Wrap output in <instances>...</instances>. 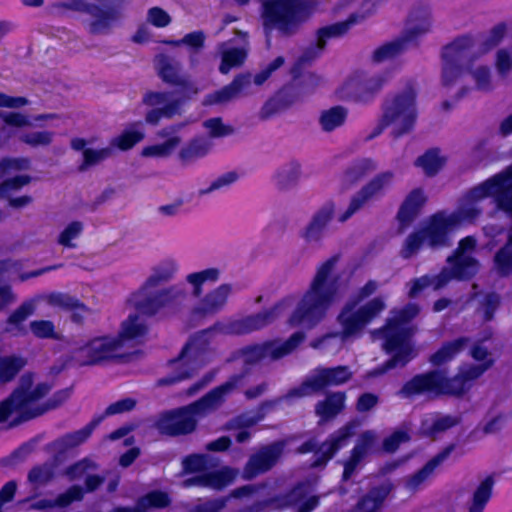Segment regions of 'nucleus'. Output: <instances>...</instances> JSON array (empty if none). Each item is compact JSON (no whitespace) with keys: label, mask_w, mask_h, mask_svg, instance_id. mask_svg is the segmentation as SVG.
<instances>
[{"label":"nucleus","mask_w":512,"mask_h":512,"mask_svg":"<svg viewBox=\"0 0 512 512\" xmlns=\"http://www.w3.org/2000/svg\"><path fill=\"white\" fill-rule=\"evenodd\" d=\"M492 197L497 207L512 218V165L468 190L452 213L433 215L404 241L401 256H414L421 247H443L449 244V235L464 224L473 223L482 212V202Z\"/></svg>","instance_id":"nucleus-1"},{"label":"nucleus","mask_w":512,"mask_h":512,"mask_svg":"<svg viewBox=\"0 0 512 512\" xmlns=\"http://www.w3.org/2000/svg\"><path fill=\"white\" fill-rule=\"evenodd\" d=\"M290 306L289 300L275 305L271 310L228 322H218L209 329L197 333L184 347L178 359L172 362L176 375L162 378L159 383L174 384L190 378L211 360L210 340L216 333L243 335L262 329Z\"/></svg>","instance_id":"nucleus-2"},{"label":"nucleus","mask_w":512,"mask_h":512,"mask_svg":"<svg viewBox=\"0 0 512 512\" xmlns=\"http://www.w3.org/2000/svg\"><path fill=\"white\" fill-rule=\"evenodd\" d=\"M339 260V255H333L316 266L307 289L289 318L292 326L314 327L340 299L341 277L337 272Z\"/></svg>","instance_id":"nucleus-3"},{"label":"nucleus","mask_w":512,"mask_h":512,"mask_svg":"<svg viewBox=\"0 0 512 512\" xmlns=\"http://www.w3.org/2000/svg\"><path fill=\"white\" fill-rule=\"evenodd\" d=\"M49 390L50 387L46 383H34L32 376L23 375L18 388L8 399L0 403V422L10 420V425H17L57 407L70 396L68 389L61 390L47 403L39 404Z\"/></svg>","instance_id":"nucleus-4"},{"label":"nucleus","mask_w":512,"mask_h":512,"mask_svg":"<svg viewBox=\"0 0 512 512\" xmlns=\"http://www.w3.org/2000/svg\"><path fill=\"white\" fill-rule=\"evenodd\" d=\"M378 289V283L370 280L359 289L356 296L349 300L341 309L337 321L341 330L334 334L324 336L312 347H327L332 340L339 341V346L344 342L359 337L364 328L386 308L385 300L375 297L364 305L357 307V304L372 295Z\"/></svg>","instance_id":"nucleus-5"},{"label":"nucleus","mask_w":512,"mask_h":512,"mask_svg":"<svg viewBox=\"0 0 512 512\" xmlns=\"http://www.w3.org/2000/svg\"><path fill=\"white\" fill-rule=\"evenodd\" d=\"M419 311L416 304H408L399 310L394 309L390 312L386 326L373 332L374 336L384 339L382 346L387 353L392 354V358L380 368L371 371L370 377L382 375L397 366H405L416 356V351L410 341L413 328L409 322L418 315Z\"/></svg>","instance_id":"nucleus-6"},{"label":"nucleus","mask_w":512,"mask_h":512,"mask_svg":"<svg viewBox=\"0 0 512 512\" xmlns=\"http://www.w3.org/2000/svg\"><path fill=\"white\" fill-rule=\"evenodd\" d=\"M242 379V375H234L198 401L163 414L157 421L158 430L171 436L193 432L198 420L217 410L225 398L241 384Z\"/></svg>","instance_id":"nucleus-7"},{"label":"nucleus","mask_w":512,"mask_h":512,"mask_svg":"<svg viewBox=\"0 0 512 512\" xmlns=\"http://www.w3.org/2000/svg\"><path fill=\"white\" fill-rule=\"evenodd\" d=\"M476 247V239L467 236L459 242L453 255L447 258L448 266L436 276H422L410 283L409 296L416 297L422 290L432 287L439 290L445 287L451 280H465L474 276L479 270V263L473 257Z\"/></svg>","instance_id":"nucleus-8"},{"label":"nucleus","mask_w":512,"mask_h":512,"mask_svg":"<svg viewBox=\"0 0 512 512\" xmlns=\"http://www.w3.org/2000/svg\"><path fill=\"white\" fill-rule=\"evenodd\" d=\"M417 118V92L409 86L385 99L380 125L375 135L389 127L393 137H401L413 130Z\"/></svg>","instance_id":"nucleus-9"},{"label":"nucleus","mask_w":512,"mask_h":512,"mask_svg":"<svg viewBox=\"0 0 512 512\" xmlns=\"http://www.w3.org/2000/svg\"><path fill=\"white\" fill-rule=\"evenodd\" d=\"M95 1L105 5V8L86 0H69L67 1V9L87 14L83 25L89 34L94 36L108 35L114 25L124 17L123 11L129 0Z\"/></svg>","instance_id":"nucleus-10"},{"label":"nucleus","mask_w":512,"mask_h":512,"mask_svg":"<svg viewBox=\"0 0 512 512\" xmlns=\"http://www.w3.org/2000/svg\"><path fill=\"white\" fill-rule=\"evenodd\" d=\"M262 22L270 46L269 34L278 30L283 35L294 34L307 14L298 0H267L262 5Z\"/></svg>","instance_id":"nucleus-11"},{"label":"nucleus","mask_w":512,"mask_h":512,"mask_svg":"<svg viewBox=\"0 0 512 512\" xmlns=\"http://www.w3.org/2000/svg\"><path fill=\"white\" fill-rule=\"evenodd\" d=\"M188 299V291L182 284H173L156 292L153 289L137 290L130 298V304L141 314L153 316L160 311L178 312Z\"/></svg>","instance_id":"nucleus-12"},{"label":"nucleus","mask_w":512,"mask_h":512,"mask_svg":"<svg viewBox=\"0 0 512 512\" xmlns=\"http://www.w3.org/2000/svg\"><path fill=\"white\" fill-rule=\"evenodd\" d=\"M121 347L119 337L94 336L78 343L71 350V359L79 366L101 365L117 357Z\"/></svg>","instance_id":"nucleus-13"},{"label":"nucleus","mask_w":512,"mask_h":512,"mask_svg":"<svg viewBox=\"0 0 512 512\" xmlns=\"http://www.w3.org/2000/svg\"><path fill=\"white\" fill-rule=\"evenodd\" d=\"M348 366L317 367L310 372L302 384L291 389L284 398L286 400L311 396L328 386H339L352 378Z\"/></svg>","instance_id":"nucleus-14"},{"label":"nucleus","mask_w":512,"mask_h":512,"mask_svg":"<svg viewBox=\"0 0 512 512\" xmlns=\"http://www.w3.org/2000/svg\"><path fill=\"white\" fill-rule=\"evenodd\" d=\"M388 81L384 73H367L355 71L351 73L337 89L341 99L356 102H368L383 88Z\"/></svg>","instance_id":"nucleus-15"},{"label":"nucleus","mask_w":512,"mask_h":512,"mask_svg":"<svg viewBox=\"0 0 512 512\" xmlns=\"http://www.w3.org/2000/svg\"><path fill=\"white\" fill-rule=\"evenodd\" d=\"M394 178L395 173L390 170L376 174L352 196L347 209L338 215V221H347L367 204L380 199L390 188Z\"/></svg>","instance_id":"nucleus-16"},{"label":"nucleus","mask_w":512,"mask_h":512,"mask_svg":"<svg viewBox=\"0 0 512 512\" xmlns=\"http://www.w3.org/2000/svg\"><path fill=\"white\" fill-rule=\"evenodd\" d=\"M304 340L302 332L294 333L287 341H271L248 346L238 352V359L246 365H254L261 360H277L290 354Z\"/></svg>","instance_id":"nucleus-17"},{"label":"nucleus","mask_w":512,"mask_h":512,"mask_svg":"<svg viewBox=\"0 0 512 512\" xmlns=\"http://www.w3.org/2000/svg\"><path fill=\"white\" fill-rule=\"evenodd\" d=\"M271 75L269 71L262 69L253 77L250 73H240L236 75L233 80L222 87L205 96L203 100L204 105H224L241 96L248 95L252 83L261 86Z\"/></svg>","instance_id":"nucleus-18"},{"label":"nucleus","mask_w":512,"mask_h":512,"mask_svg":"<svg viewBox=\"0 0 512 512\" xmlns=\"http://www.w3.org/2000/svg\"><path fill=\"white\" fill-rule=\"evenodd\" d=\"M271 75L269 71L262 69L253 77L250 73H240L236 75L233 80L222 87L205 96L203 100L204 105H224L241 96L248 95L252 83L261 86Z\"/></svg>","instance_id":"nucleus-19"},{"label":"nucleus","mask_w":512,"mask_h":512,"mask_svg":"<svg viewBox=\"0 0 512 512\" xmlns=\"http://www.w3.org/2000/svg\"><path fill=\"white\" fill-rule=\"evenodd\" d=\"M403 397L426 395L428 397L453 396L449 377L442 371L434 370L419 374L409 380L400 390Z\"/></svg>","instance_id":"nucleus-20"},{"label":"nucleus","mask_w":512,"mask_h":512,"mask_svg":"<svg viewBox=\"0 0 512 512\" xmlns=\"http://www.w3.org/2000/svg\"><path fill=\"white\" fill-rule=\"evenodd\" d=\"M472 41L468 37L455 40L447 45L443 51L442 83L452 85L461 75L462 67L467 65L471 56Z\"/></svg>","instance_id":"nucleus-21"},{"label":"nucleus","mask_w":512,"mask_h":512,"mask_svg":"<svg viewBox=\"0 0 512 512\" xmlns=\"http://www.w3.org/2000/svg\"><path fill=\"white\" fill-rule=\"evenodd\" d=\"M143 103L152 107L145 115L146 123L158 125L161 119L181 115V100L173 98L170 92L150 91L143 96Z\"/></svg>","instance_id":"nucleus-22"},{"label":"nucleus","mask_w":512,"mask_h":512,"mask_svg":"<svg viewBox=\"0 0 512 512\" xmlns=\"http://www.w3.org/2000/svg\"><path fill=\"white\" fill-rule=\"evenodd\" d=\"M181 124L170 125L157 132L159 142L147 145L142 148L141 156L151 159H168L180 148L183 138L179 134Z\"/></svg>","instance_id":"nucleus-23"},{"label":"nucleus","mask_w":512,"mask_h":512,"mask_svg":"<svg viewBox=\"0 0 512 512\" xmlns=\"http://www.w3.org/2000/svg\"><path fill=\"white\" fill-rule=\"evenodd\" d=\"M283 449V442H274L259 448L246 463L243 478L249 480L272 469L282 456Z\"/></svg>","instance_id":"nucleus-24"},{"label":"nucleus","mask_w":512,"mask_h":512,"mask_svg":"<svg viewBox=\"0 0 512 512\" xmlns=\"http://www.w3.org/2000/svg\"><path fill=\"white\" fill-rule=\"evenodd\" d=\"M336 211V204L333 201L325 202L312 215L306 226L300 231V237L308 245H320L329 222Z\"/></svg>","instance_id":"nucleus-25"},{"label":"nucleus","mask_w":512,"mask_h":512,"mask_svg":"<svg viewBox=\"0 0 512 512\" xmlns=\"http://www.w3.org/2000/svg\"><path fill=\"white\" fill-rule=\"evenodd\" d=\"M373 12L374 3L371 0H367L364 3L363 8L359 12L350 15L347 20L319 29L317 38L318 48L323 49L328 39L340 37L346 34L354 25H357L370 17Z\"/></svg>","instance_id":"nucleus-26"},{"label":"nucleus","mask_w":512,"mask_h":512,"mask_svg":"<svg viewBox=\"0 0 512 512\" xmlns=\"http://www.w3.org/2000/svg\"><path fill=\"white\" fill-rule=\"evenodd\" d=\"M233 293V286L230 283H222L202 295L193 308V313L200 316H213L222 311Z\"/></svg>","instance_id":"nucleus-27"},{"label":"nucleus","mask_w":512,"mask_h":512,"mask_svg":"<svg viewBox=\"0 0 512 512\" xmlns=\"http://www.w3.org/2000/svg\"><path fill=\"white\" fill-rule=\"evenodd\" d=\"M490 368V362L485 364L466 363L459 367L458 373L449 378L453 396H462L473 385V382L481 377Z\"/></svg>","instance_id":"nucleus-28"},{"label":"nucleus","mask_w":512,"mask_h":512,"mask_svg":"<svg viewBox=\"0 0 512 512\" xmlns=\"http://www.w3.org/2000/svg\"><path fill=\"white\" fill-rule=\"evenodd\" d=\"M379 437L373 430L361 433L351 452L350 458L344 463L343 478L348 480L355 472L363 458L372 450Z\"/></svg>","instance_id":"nucleus-29"},{"label":"nucleus","mask_w":512,"mask_h":512,"mask_svg":"<svg viewBox=\"0 0 512 512\" xmlns=\"http://www.w3.org/2000/svg\"><path fill=\"white\" fill-rule=\"evenodd\" d=\"M357 428V422H349L333 433L319 448V459L315 461V465L326 463L339 449L346 446Z\"/></svg>","instance_id":"nucleus-30"},{"label":"nucleus","mask_w":512,"mask_h":512,"mask_svg":"<svg viewBox=\"0 0 512 512\" xmlns=\"http://www.w3.org/2000/svg\"><path fill=\"white\" fill-rule=\"evenodd\" d=\"M237 476V471L230 467H223L219 470L204 473L184 481L186 487L197 485L220 490L231 484Z\"/></svg>","instance_id":"nucleus-31"},{"label":"nucleus","mask_w":512,"mask_h":512,"mask_svg":"<svg viewBox=\"0 0 512 512\" xmlns=\"http://www.w3.org/2000/svg\"><path fill=\"white\" fill-rule=\"evenodd\" d=\"M179 262L172 258H164L152 267L151 274L138 290L154 289L162 283L169 282L179 272Z\"/></svg>","instance_id":"nucleus-32"},{"label":"nucleus","mask_w":512,"mask_h":512,"mask_svg":"<svg viewBox=\"0 0 512 512\" xmlns=\"http://www.w3.org/2000/svg\"><path fill=\"white\" fill-rule=\"evenodd\" d=\"M311 493L312 486L307 483H301L282 499L280 506H299L298 512H311L319 504L318 496L311 495Z\"/></svg>","instance_id":"nucleus-33"},{"label":"nucleus","mask_w":512,"mask_h":512,"mask_svg":"<svg viewBox=\"0 0 512 512\" xmlns=\"http://www.w3.org/2000/svg\"><path fill=\"white\" fill-rule=\"evenodd\" d=\"M451 450L452 447H449L440 452L428 461L422 469L405 478V487L412 492L421 489L433 477L436 468L447 459Z\"/></svg>","instance_id":"nucleus-34"},{"label":"nucleus","mask_w":512,"mask_h":512,"mask_svg":"<svg viewBox=\"0 0 512 512\" xmlns=\"http://www.w3.org/2000/svg\"><path fill=\"white\" fill-rule=\"evenodd\" d=\"M222 275V270L218 267H208L203 270L193 271L185 276V283L190 289V294L194 298H200L204 292L205 284L217 283Z\"/></svg>","instance_id":"nucleus-35"},{"label":"nucleus","mask_w":512,"mask_h":512,"mask_svg":"<svg viewBox=\"0 0 512 512\" xmlns=\"http://www.w3.org/2000/svg\"><path fill=\"white\" fill-rule=\"evenodd\" d=\"M90 143V141L84 139V138H73L70 142L71 148L75 151H82V158L83 161L80 165V170L85 171L89 167L95 166L112 154V148L111 147H105L101 149H91L87 148V145Z\"/></svg>","instance_id":"nucleus-36"},{"label":"nucleus","mask_w":512,"mask_h":512,"mask_svg":"<svg viewBox=\"0 0 512 512\" xmlns=\"http://www.w3.org/2000/svg\"><path fill=\"white\" fill-rule=\"evenodd\" d=\"M301 177V164L298 161L292 160L277 168L272 179L277 189L289 191L298 185Z\"/></svg>","instance_id":"nucleus-37"},{"label":"nucleus","mask_w":512,"mask_h":512,"mask_svg":"<svg viewBox=\"0 0 512 512\" xmlns=\"http://www.w3.org/2000/svg\"><path fill=\"white\" fill-rule=\"evenodd\" d=\"M426 202V195L422 189L412 190L401 204L397 218L402 227H407L416 218Z\"/></svg>","instance_id":"nucleus-38"},{"label":"nucleus","mask_w":512,"mask_h":512,"mask_svg":"<svg viewBox=\"0 0 512 512\" xmlns=\"http://www.w3.org/2000/svg\"><path fill=\"white\" fill-rule=\"evenodd\" d=\"M217 50L221 57L219 71L222 74H228L233 68L242 66L248 54L245 47H234L229 42L218 44Z\"/></svg>","instance_id":"nucleus-39"},{"label":"nucleus","mask_w":512,"mask_h":512,"mask_svg":"<svg viewBox=\"0 0 512 512\" xmlns=\"http://www.w3.org/2000/svg\"><path fill=\"white\" fill-rule=\"evenodd\" d=\"M157 69L163 81L181 87L190 86L189 77L181 74L180 64L167 56L161 55L157 58Z\"/></svg>","instance_id":"nucleus-40"},{"label":"nucleus","mask_w":512,"mask_h":512,"mask_svg":"<svg viewBox=\"0 0 512 512\" xmlns=\"http://www.w3.org/2000/svg\"><path fill=\"white\" fill-rule=\"evenodd\" d=\"M431 15L426 8L415 9L411 12L408 20L406 34L403 37L406 43L422 36L430 31Z\"/></svg>","instance_id":"nucleus-41"},{"label":"nucleus","mask_w":512,"mask_h":512,"mask_svg":"<svg viewBox=\"0 0 512 512\" xmlns=\"http://www.w3.org/2000/svg\"><path fill=\"white\" fill-rule=\"evenodd\" d=\"M392 489L393 486L390 483H385L371 489L359 500L354 512H376L380 509Z\"/></svg>","instance_id":"nucleus-42"},{"label":"nucleus","mask_w":512,"mask_h":512,"mask_svg":"<svg viewBox=\"0 0 512 512\" xmlns=\"http://www.w3.org/2000/svg\"><path fill=\"white\" fill-rule=\"evenodd\" d=\"M212 149V142L205 137H196L190 140L178 152V159L182 164H190L203 158Z\"/></svg>","instance_id":"nucleus-43"},{"label":"nucleus","mask_w":512,"mask_h":512,"mask_svg":"<svg viewBox=\"0 0 512 512\" xmlns=\"http://www.w3.org/2000/svg\"><path fill=\"white\" fill-rule=\"evenodd\" d=\"M37 306L35 299L23 302L8 318L5 330L13 335H24L26 333L23 323L34 314Z\"/></svg>","instance_id":"nucleus-44"},{"label":"nucleus","mask_w":512,"mask_h":512,"mask_svg":"<svg viewBox=\"0 0 512 512\" xmlns=\"http://www.w3.org/2000/svg\"><path fill=\"white\" fill-rule=\"evenodd\" d=\"M284 398L280 397L274 400L263 402L255 411H251L238 416L232 421V427L248 428L261 421L265 415L272 411Z\"/></svg>","instance_id":"nucleus-45"},{"label":"nucleus","mask_w":512,"mask_h":512,"mask_svg":"<svg viewBox=\"0 0 512 512\" xmlns=\"http://www.w3.org/2000/svg\"><path fill=\"white\" fill-rule=\"evenodd\" d=\"M55 266H49L46 268L38 269L29 273L21 272V263L12 259H6L0 261V280L4 278L15 279L20 281H26L32 277H38L42 274L54 270Z\"/></svg>","instance_id":"nucleus-46"},{"label":"nucleus","mask_w":512,"mask_h":512,"mask_svg":"<svg viewBox=\"0 0 512 512\" xmlns=\"http://www.w3.org/2000/svg\"><path fill=\"white\" fill-rule=\"evenodd\" d=\"M377 163L370 158H362L351 163L343 172L341 179L347 185H353L377 169Z\"/></svg>","instance_id":"nucleus-47"},{"label":"nucleus","mask_w":512,"mask_h":512,"mask_svg":"<svg viewBox=\"0 0 512 512\" xmlns=\"http://www.w3.org/2000/svg\"><path fill=\"white\" fill-rule=\"evenodd\" d=\"M459 421V417L453 415H429L423 419L421 430L423 434L433 436L456 426Z\"/></svg>","instance_id":"nucleus-48"},{"label":"nucleus","mask_w":512,"mask_h":512,"mask_svg":"<svg viewBox=\"0 0 512 512\" xmlns=\"http://www.w3.org/2000/svg\"><path fill=\"white\" fill-rule=\"evenodd\" d=\"M145 137L144 129L140 123L133 124L126 128L121 134L114 137L110 142V147H114L127 151L133 148L137 143L141 142Z\"/></svg>","instance_id":"nucleus-49"},{"label":"nucleus","mask_w":512,"mask_h":512,"mask_svg":"<svg viewBox=\"0 0 512 512\" xmlns=\"http://www.w3.org/2000/svg\"><path fill=\"white\" fill-rule=\"evenodd\" d=\"M466 338H459L442 345L430 357V362L435 366H441L454 359L467 345Z\"/></svg>","instance_id":"nucleus-50"},{"label":"nucleus","mask_w":512,"mask_h":512,"mask_svg":"<svg viewBox=\"0 0 512 512\" xmlns=\"http://www.w3.org/2000/svg\"><path fill=\"white\" fill-rule=\"evenodd\" d=\"M83 498V489L80 486H72L54 499H41L34 504L37 509H49L54 507H66L74 501Z\"/></svg>","instance_id":"nucleus-51"},{"label":"nucleus","mask_w":512,"mask_h":512,"mask_svg":"<svg viewBox=\"0 0 512 512\" xmlns=\"http://www.w3.org/2000/svg\"><path fill=\"white\" fill-rule=\"evenodd\" d=\"M147 332V324L144 318L138 314H130L126 320L122 322L119 335L120 341L127 339H138L143 337Z\"/></svg>","instance_id":"nucleus-52"},{"label":"nucleus","mask_w":512,"mask_h":512,"mask_svg":"<svg viewBox=\"0 0 512 512\" xmlns=\"http://www.w3.org/2000/svg\"><path fill=\"white\" fill-rule=\"evenodd\" d=\"M345 394L336 392L328 395L325 400L317 403L315 412L322 419H329L337 415L344 407Z\"/></svg>","instance_id":"nucleus-53"},{"label":"nucleus","mask_w":512,"mask_h":512,"mask_svg":"<svg viewBox=\"0 0 512 512\" xmlns=\"http://www.w3.org/2000/svg\"><path fill=\"white\" fill-rule=\"evenodd\" d=\"M347 109L342 106L331 107L321 112L319 124L325 132H331L341 127L347 118Z\"/></svg>","instance_id":"nucleus-54"},{"label":"nucleus","mask_w":512,"mask_h":512,"mask_svg":"<svg viewBox=\"0 0 512 512\" xmlns=\"http://www.w3.org/2000/svg\"><path fill=\"white\" fill-rule=\"evenodd\" d=\"M445 156L438 149H432L418 157L415 165L422 169L425 175L434 176L444 166Z\"/></svg>","instance_id":"nucleus-55"},{"label":"nucleus","mask_w":512,"mask_h":512,"mask_svg":"<svg viewBox=\"0 0 512 512\" xmlns=\"http://www.w3.org/2000/svg\"><path fill=\"white\" fill-rule=\"evenodd\" d=\"M406 44L403 38L386 43L373 52L372 59L377 63L393 59L405 50Z\"/></svg>","instance_id":"nucleus-56"},{"label":"nucleus","mask_w":512,"mask_h":512,"mask_svg":"<svg viewBox=\"0 0 512 512\" xmlns=\"http://www.w3.org/2000/svg\"><path fill=\"white\" fill-rule=\"evenodd\" d=\"M493 481L486 478L480 483L473 494L472 502L469 506L468 512H483L487 502L489 501L492 493Z\"/></svg>","instance_id":"nucleus-57"},{"label":"nucleus","mask_w":512,"mask_h":512,"mask_svg":"<svg viewBox=\"0 0 512 512\" xmlns=\"http://www.w3.org/2000/svg\"><path fill=\"white\" fill-rule=\"evenodd\" d=\"M469 73L475 82V88L479 91L489 92L493 89L491 71L488 66L472 64Z\"/></svg>","instance_id":"nucleus-58"},{"label":"nucleus","mask_w":512,"mask_h":512,"mask_svg":"<svg viewBox=\"0 0 512 512\" xmlns=\"http://www.w3.org/2000/svg\"><path fill=\"white\" fill-rule=\"evenodd\" d=\"M23 365L24 361L19 357L0 355V384L11 381Z\"/></svg>","instance_id":"nucleus-59"},{"label":"nucleus","mask_w":512,"mask_h":512,"mask_svg":"<svg viewBox=\"0 0 512 512\" xmlns=\"http://www.w3.org/2000/svg\"><path fill=\"white\" fill-rule=\"evenodd\" d=\"M97 425L96 422H92L85 427L81 428L78 431H75L73 433H69L65 436H63L59 441V445L63 449H71L74 447L79 446L80 444L84 443L92 434V431L94 430L95 426Z\"/></svg>","instance_id":"nucleus-60"},{"label":"nucleus","mask_w":512,"mask_h":512,"mask_svg":"<svg viewBox=\"0 0 512 512\" xmlns=\"http://www.w3.org/2000/svg\"><path fill=\"white\" fill-rule=\"evenodd\" d=\"M170 502L168 495L164 492L154 491L142 497L134 507L139 512H145L150 508H163Z\"/></svg>","instance_id":"nucleus-61"},{"label":"nucleus","mask_w":512,"mask_h":512,"mask_svg":"<svg viewBox=\"0 0 512 512\" xmlns=\"http://www.w3.org/2000/svg\"><path fill=\"white\" fill-rule=\"evenodd\" d=\"M494 263L495 269L501 275L512 271V235H509L508 243L495 255Z\"/></svg>","instance_id":"nucleus-62"},{"label":"nucleus","mask_w":512,"mask_h":512,"mask_svg":"<svg viewBox=\"0 0 512 512\" xmlns=\"http://www.w3.org/2000/svg\"><path fill=\"white\" fill-rule=\"evenodd\" d=\"M54 133L51 131H29L23 132L19 140L31 147L48 146L52 143Z\"/></svg>","instance_id":"nucleus-63"},{"label":"nucleus","mask_w":512,"mask_h":512,"mask_svg":"<svg viewBox=\"0 0 512 512\" xmlns=\"http://www.w3.org/2000/svg\"><path fill=\"white\" fill-rule=\"evenodd\" d=\"M29 329L36 338L59 339L55 325L50 320H34L30 322Z\"/></svg>","instance_id":"nucleus-64"}]
</instances>
